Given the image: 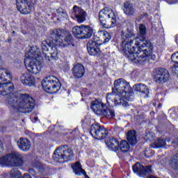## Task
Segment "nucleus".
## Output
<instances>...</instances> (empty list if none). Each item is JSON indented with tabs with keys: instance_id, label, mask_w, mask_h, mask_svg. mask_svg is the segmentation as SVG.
Returning <instances> with one entry per match:
<instances>
[{
	"instance_id": "f257e3e1",
	"label": "nucleus",
	"mask_w": 178,
	"mask_h": 178,
	"mask_svg": "<svg viewBox=\"0 0 178 178\" xmlns=\"http://www.w3.org/2000/svg\"><path fill=\"white\" fill-rule=\"evenodd\" d=\"M9 80H12L10 73L6 69L0 68V95L8 96L5 104L6 106L14 111L31 112L35 106V101L29 94H19L18 97L13 94L15 85Z\"/></svg>"
},
{
	"instance_id": "f03ea898",
	"label": "nucleus",
	"mask_w": 178,
	"mask_h": 178,
	"mask_svg": "<svg viewBox=\"0 0 178 178\" xmlns=\"http://www.w3.org/2000/svg\"><path fill=\"white\" fill-rule=\"evenodd\" d=\"M122 40L120 49L129 60L140 65L149 60L152 52L151 42L137 38L133 33L122 35Z\"/></svg>"
},
{
	"instance_id": "7ed1b4c3",
	"label": "nucleus",
	"mask_w": 178,
	"mask_h": 178,
	"mask_svg": "<svg viewBox=\"0 0 178 178\" xmlns=\"http://www.w3.org/2000/svg\"><path fill=\"white\" fill-rule=\"evenodd\" d=\"M112 92L106 95L107 105L103 110L101 115L106 116L108 119H112L115 116V111L110 108V106L115 105H122V106H129L127 101L133 97V89L130 83L124 79H118L114 81Z\"/></svg>"
},
{
	"instance_id": "20e7f679",
	"label": "nucleus",
	"mask_w": 178,
	"mask_h": 178,
	"mask_svg": "<svg viewBox=\"0 0 178 178\" xmlns=\"http://www.w3.org/2000/svg\"><path fill=\"white\" fill-rule=\"evenodd\" d=\"M25 67L29 73L38 74L42 69V56L40 49L37 47L28 48L25 53L24 58Z\"/></svg>"
},
{
	"instance_id": "39448f33",
	"label": "nucleus",
	"mask_w": 178,
	"mask_h": 178,
	"mask_svg": "<svg viewBox=\"0 0 178 178\" xmlns=\"http://www.w3.org/2000/svg\"><path fill=\"white\" fill-rule=\"evenodd\" d=\"M51 45H58V47H69L73 45L72 35L68 31L64 30L55 29L50 31Z\"/></svg>"
},
{
	"instance_id": "423d86ee",
	"label": "nucleus",
	"mask_w": 178,
	"mask_h": 178,
	"mask_svg": "<svg viewBox=\"0 0 178 178\" xmlns=\"http://www.w3.org/2000/svg\"><path fill=\"white\" fill-rule=\"evenodd\" d=\"M99 20L105 29H113L116 26V13L112 8L106 7L99 11Z\"/></svg>"
},
{
	"instance_id": "0eeeda50",
	"label": "nucleus",
	"mask_w": 178,
	"mask_h": 178,
	"mask_svg": "<svg viewBox=\"0 0 178 178\" xmlns=\"http://www.w3.org/2000/svg\"><path fill=\"white\" fill-rule=\"evenodd\" d=\"M99 39H95L94 41L90 40L87 44L88 52L90 55L95 56L99 53V45L109 42L111 35L106 31H98Z\"/></svg>"
},
{
	"instance_id": "6e6552de",
	"label": "nucleus",
	"mask_w": 178,
	"mask_h": 178,
	"mask_svg": "<svg viewBox=\"0 0 178 178\" xmlns=\"http://www.w3.org/2000/svg\"><path fill=\"white\" fill-rule=\"evenodd\" d=\"M0 165L13 168L22 166L23 165V155L17 152H11L4 156L0 157Z\"/></svg>"
},
{
	"instance_id": "1a4fd4ad",
	"label": "nucleus",
	"mask_w": 178,
	"mask_h": 178,
	"mask_svg": "<svg viewBox=\"0 0 178 178\" xmlns=\"http://www.w3.org/2000/svg\"><path fill=\"white\" fill-rule=\"evenodd\" d=\"M73 158V151L67 146L58 147L53 154V159L58 163H63L67 161H70Z\"/></svg>"
},
{
	"instance_id": "9d476101",
	"label": "nucleus",
	"mask_w": 178,
	"mask_h": 178,
	"mask_svg": "<svg viewBox=\"0 0 178 178\" xmlns=\"http://www.w3.org/2000/svg\"><path fill=\"white\" fill-rule=\"evenodd\" d=\"M42 88L46 92L54 94L60 90V81L54 76H49L42 81Z\"/></svg>"
},
{
	"instance_id": "9b49d317",
	"label": "nucleus",
	"mask_w": 178,
	"mask_h": 178,
	"mask_svg": "<svg viewBox=\"0 0 178 178\" xmlns=\"http://www.w3.org/2000/svg\"><path fill=\"white\" fill-rule=\"evenodd\" d=\"M169 72L165 68H158L153 72V80L155 83H166L169 80Z\"/></svg>"
},
{
	"instance_id": "f8f14e48",
	"label": "nucleus",
	"mask_w": 178,
	"mask_h": 178,
	"mask_svg": "<svg viewBox=\"0 0 178 178\" xmlns=\"http://www.w3.org/2000/svg\"><path fill=\"white\" fill-rule=\"evenodd\" d=\"M90 134L96 140H104L108 136V131L98 124H93L91 126Z\"/></svg>"
},
{
	"instance_id": "ddd939ff",
	"label": "nucleus",
	"mask_w": 178,
	"mask_h": 178,
	"mask_svg": "<svg viewBox=\"0 0 178 178\" xmlns=\"http://www.w3.org/2000/svg\"><path fill=\"white\" fill-rule=\"evenodd\" d=\"M17 9L22 15H29L33 9V3L29 0H16Z\"/></svg>"
},
{
	"instance_id": "4468645a",
	"label": "nucleus",
	"mask_w": 178,
	"mask_h": 178,
	"mask_svg": "<svg viewBox=\"0 0 178 178\" xmlns=\"http://www.w3.org/2000/svg\"><path fill=\"white\" fill-rule=\"evenodd\" d=\"M72 15L74 16V20L78 23H83L86 22L87 13L77 6H74Z\"/></svg>"
},
{
	"instance_id": "2eb2a0df",
	"label": "nucleus",
	"mask_w": 178,
	"mask_h": 178,
	"mask_svg": "<svg viewBox=\"0 0 178 178\" xmlns=\"http://www.w3.org/2000/svg\"><path fill=\"white\" fill-rule=\"evenodd\" d=\"M91 109L96 115H102L104 110L106 108V104H103L101 99H96L91 104Z\"/></svg>"
},
{
	"instance_id": "dca6fc26",
	"label": "nucleus",
	"mask_w": 178,
	"mask_h": 178,
	"mask_svg": "<svg viewBox=\"0 0 178 178\" xmlns=\"http://www.w3.org/2000/svg\"><path fill=\"white\" fill-rule=\"evenodd\" d=\"M133 170L134 173H137L138 175H148V173H152V168L151 165L147 166L146 168H144V165H141L140 163H136L134 166H133Z\"/></svg>"
},
{
	"instance_id": "f3484780",
	"label": "nucleus",
	"mask_w": 178,
	"mask_h": 178,
	"mask_svg": "<svg viewBox=\"0 0 178 178\" xmlns=\"http://www.w3.org/2000/svg\"><path fill=\"white\" fill-rule=\"evenodd\" d=\"M20 81L24 84V86H28V87H31L35 84V78L28 72H24L20 76Z\"/></svg>"
},
{
	"instance_id": "a211bd4d",
	"label": "nucleus",
	"mask_w": 178,
	"mask_h": 178,
	"mask_svg": "<svg viewBox=\"0 0 178 178\" xmlns=\"http://www.w3.org/2000/svg\"><path fill=\"white\" fill-rule=\"evenodd\" d=\"M86 73L84 66L80 63L75 65L72 68V74L75 79H81Z\"/></svg>"
},
{
	"instance_id": "6ab92c4d",
	"label": "nucleus",
	"mask_w": 178,
	"mask_h": 178,
	"mask_svg": "<svg viewBox=\"0 0 178 178\" xmlns=\"http://www.w3.org/2000/svg\"><path fill=\"white\" fill-rule=\"evenodd\" d=\"M49 45L51 47L50 52L45 53L44 57L48 60H51V58L52 59H56L58 58V49H56V47H59V44H51V40H50Z\"/></svg>"
},
{
	"instance_id": "aec40b11",
	"label": "nucleus",
	"mask_w": 178,
	"mask_h": 178,
	"mask_svg": "<svg viewBox=\"0 0 178 178\" xmlns=\"http://www.w3.org/2000/svg\"><path fill=\"white\" fill-rule=\"evenodd\" d=\"M106 144L109 149L111 151H119V140L118 139L111 137L108 140L106 141Z\"/></svg>"
},
{
	"instance_id": "412c9836",
	"label": "nucleus",
	"mask_w": 178,
	"mask_h": 178,
	"mask_svg": "<svg viewBox=\"0 0 178 178\" xmlns=\"http://www.w3.org/2000/svg\"><path fill=\"white\" fill-rule=\"evenodd\" d=\"M17 145L21 151H29L31 147L30 140L26 138H21L17 142Z\"/></svg>"
},
{
	"instance_id": "4be33fe9",
	"label": "nucleus",
	"mask_w": 178,
	"mask_h": 178,
	"mask_svg": "<svg viewBox=\"0 0 178 178\" xmlns=\"http://www.w3.org/2000/svg\"><path fill=\"white\" fill-rule=\"evenodd\" d=\"M123 11L125 15L128 16H133L136 13V7L133 3L127 1L124 3Z\"/></svg>"
},
{
	"instance_id": "5701e85b",
	"label": "nucleus",
	"mask_w": 178,
	"mask_h": 178,
	"mask_svg": "<svg viewBox=\"0 0 178 178\" xmlns=\"http://www.w3.org/2000/svg\"><path fill=\"white\" fill-rule=\"evenodd\" d=\"M92 28L89 26L82 25V37L81 38H91L93 33Z\"/></svg>"
},
{
	"instance_id": "b1692460",
	"label": "nucleus",
	"mask_w": 178,
	"mask_h": 178,
	"mask_svg": "<svg viewBox=\"0 0 178 178\" xmlns=\"http://www.w3.org/2000/svg\"><path fill=\"white\" fill-rule=\"evenodd\" d=\"M134 91L136 92H142L143 94H148V87L144 83H137L134 86Z\"/></svg>"
},
{
	"instance_id": "393cba45",
	"label": "nucleus",
	"mask_w": 178,
	"mask_h": 178,
	"mask_svg": "<svg viewBox=\"0 0 178 178\" xmlns=\"http://www.w3.org/2000/svg\"><path fill=\"white\" fill-rule=\"evenodd\" d=\"M73 172L76 176H81V175H86V171L81 168V164L79 162H76L74 165L72 166Z\"/></svg>"
},
{
	"instance_id": "a878e982",
	"label": "nucleus",
	"mask_w": 178,
	"mask_h": 178,
	"mask_svg": "<svg viewBox=\"0 0 178 178\" xmlns=\"http://www.w3.org/2000/svg\"><path fill=\"white\" fill-rule=\"evenodd\" d=\"M127 138L131 145L137 144V136H136V131H129L127 134Z\"/></svg>"
},
{
	"instance_id": "bb28decb",
	"label": "nucleus",
	"mask_w": 178,
	"mask_h": 178,
	"mask_svg": "<svg viewBox=\"0 0 178 178\" xmlns=\"http://www.w3.org/2000/svg\"><path fill=\"white\" fill-rule=\"evenodd\" d=\"M72 33L76 38H81L83 34V25L74 26L72 29Z\"/></svg>"
},
{
	"instance_id": "cd10ccee",
	"label": "nucleus",
	"mask_w": 178,
	"mask_h": 178,
	"mask_svg": "<svg viewBox=\"0 0 178 178\" xmlns=\"http://www.w3.org/2000/svg\"><path fill=\"white\" fill-rule=\"evenodd\" d=\"M118 148L121 150L122 152H127L130 148V145H129L127 141L122 140L119 144Z\"/></svg>"
},
{
	"instance_id": "c85d7f7f",
	"label": "nucleus",
	"mask_w": 178,
	"mask_h": 178,
	"mask_svg": "<svg viewBox=\"0 0 178 178\" xmlns=\"http://www.w3.org/2000/svg\"><path fill=\"white\" fill-rule=\"evenodd\" d=\"M170 165L172 169L178 170V154L174 156L170 162Z\"/></svg>"
},
{
	"instance_id": "c756f323",
	"label": "nucleus",
	"mask_w": 178,
	"mask_h": 178,
	"mask_svg": "<svg viewBox=\"0 0 178 178\" xmlns=\"http://www.w3.org/2000/svg\"><path fill=\"white\" fill-rule=\"evenodd\" d=\"M155 148H165L166 142L163 139H159L155 143Z\"/></svg>"
},
{
	"instance_id": "7c9ffc66",
	"label": "nucleus",
	"mask_w": 178,
	"mask_h": 178,
	"mask_svg": "<svg viewBox=\"0 0 178 178\" xmlns=\"http://www.w3.org/2000/svg\"><path fill=\"white\" fill-rule=\"evenodd\" d=\"M11 178H22V174L17 170H12L10 171Z\"/></svg>"
},
{
	"instance_id": "2f4dec72",
	"label": "nucleus",
	"mask_w": 178,
	"mask_h": 178,
	"mask_svg": "<svg viewBox=\"0 0 178 178\" xmlns=\"http://www.w3.org/2000/svg\"><path fill=\"white\" fill-rule=\"evenodd\" d=\"M48 47H51V45H49V42H43L42 43V52H43V55H45V54H48Z\"/></svg>"
},
{
	"instance_id": "473e14b6",
	"label": "nucleus",
	"mask_w": 178,
	"mask_h": 178,
	"mask_svg": "<svg viewBox=\"0 0 178 178\" xmlns=\"http://www.w3.org/2000/svg\"><path fill=\"white\" fill-rule=\"evenodd\" d=\"M139 33L142 37H144V35L147 34V28L145 27V25L140 24L139 26Z\"/></svg>"
},
{
	"instance_id": "72a5a7b5",
	"label": "nucleus",
	"mask_w": 178,
	"mask_h": 178,
	"mask_svg": "<svg viewBox=\"0 0 178 178\" xmlns=\"http://www.w3.org/2000/svg\"><path fill=\"white\" fill-rule=\"evenodd\" d=\"M171 59L175 63H178V51L177 53H174L172 56Z\"/></svg>"
},
{
	"instance_id": "f704fd0d",
	"label": "nucleus",
	"mask_w": 178,
	"mask_h": 178,
	"mask_svg": "<svg viewBox=\"0 0 178 178\" xmlns=\"http://www.w3.org/2000/svg\"><path fill=\"white\" fill-rule=\"evenodd\" d=\"M34 168H37L39 170H42V169H45V166L41 164L40 162H37L34 165Z\"/></svg>"
},
{
	"instance_id": "c9c22d12",
	"label": "nucleus",
	"mask_w": 178,
	"mask_h": 178,
	"mask_svg": "<svg viewBox=\"0 0 178 178\" xmlns=\"http://www.w3.org/2000/svg\"><path fill=\"white\" fill-rule=\"evenodd\" d=\"M172 72L173 73H175V74H178V63L173 66Z\"/></svg>"
},
{
	"instance_id": "e433bc0d",
	"label": "nucleus",
	"mask_w": 178,
	"mask_h": 178,
	"mask_svg": "<svg viewBox=\"0 0 178 178\" xmlns=\"http://www.w3.org/2000/svg\"><path fill=\"white\" fill-rule=\"evenodd\" d=\"M3 151V145H2V141L0 140V152Z\"/></svg>"
},
{
	"instance_id": "4c0bfd02",
	"label": "nucleus",
	"mask_w": 178,
	"mask_h": 178,
	"mask_svg": "<svg viewBox=\"0 0 178 178\" xmlns=\"http://www.w3.org/2000/svg\"><path fill=\"white\" fill-rule=\"evenodd\" d=\"M23 178H31V176L29 174H24Z\"/></svg>"
},
{
	"instance_id": "58836bf2",
	"label": "nucleus",
	"mask_w": 178,
	"mask_h": 178,
	"mask_svg": "<svg viewBox=\"0 0 178 178\" xmlns=\"http://www.w3.org/2000/svg\"><path fill=\"white\" fill-rule=\"evenodd\" d=\"M33 119H34L35 122H38V117H35Z\"/></svg>"
},
{
	"instance_id": "ea45409f",
	"label": "nucleus",
	"mask_w": 178,
	"mask_h": 178,
	"mask_svg": "<svg viewBox=\"0 0 178 178\" xmlns=\"http://www.w3.org/2000/svg\"><path fill=\"white\" fill-rule=\"evenodd\" d=\"M13 34H15V31H13Z\"/></svg>"
}]
</instances>
